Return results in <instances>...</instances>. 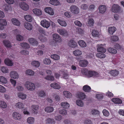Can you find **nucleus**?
I'll return each instance as SVG.
<instances>
[{
	"label": "nucleus",
	"instance_id": "obj_34",
	"mask_svg": "<svg viewBox=\"0 0 124 124\" xmlns=\"http://www.w3.org/2000/svg\"><path fill=\"white\" fill-rule=\"evenodd\" d=\"M16 106L20 109L24 108V105L22 102H19L16 103L15 105Z\"/></svg>",
	"mask_w": 124,
	"mask_h": 124
},
{
	"label": "nucleus",
	"instance_id": "obj_23",
	"mask_svg": "<svg viewBox=\"0 0 124 124\" xmlns=\"http://www.w3.org/2000/svg\"><path fill=\"white\" fill-rule=\"evenodd\" d=\"M54 108L51 106L47 107L45 109V111L48 113L52 112L54 111Z\"/></svg>",
	"mask_w": 124,
	"mask_h": 124
},
{
	"label": "nucleus",
	"instance_id": "obj_19",
	"mask_svg": "<svg viewBox=\"0 0 124 124\" xmlns=\"http://www.w3.org/2000/svg\"><path fill=\"white\" fill-rule=\"evenodd\" d=\"M116 30V28L114 26L110 27L108 28V32L111 35H112Z\"/></svg>",
	"mask_w": 124,
	"mask_h": 124
},
{
	"label": "nucleus",
	"instance_id": "obj_12",
	"mask_svg": "<svg viewBox=\"0 0 124 124\" xmlns=\"http://www.w3.org/2000/svg\"><path fill=\"white\" fill-rule=\"evenodd\" d=\"M80 66L83 67H86L88 64V61L86 60H81L79 62Z\"/></svg>",
	"mask_w": 124,
	"mask_h": 124
},
{
	"label": "nucleus",
	"instance_id": "obj_1",
	"mask_svg": "<svg viewBox=\"0 0 124 124\" xmlns=\"http://www.w3.org/2000/svg\"><path fill=\"white\" fill-rule=\"evenodd\" d=\"M82 72L88 78L98 77L99 75V73L97 72L94 71L89 70L87 69L86 68L82 70Z\"/></svg>",
	"mask_w": 124,
	"mask_h": 124
},
{
	"label": "nucleus",
	"instance_id": "obj_10",
	"mask_svg": "<svg viewBox=\"0 0 124 124\" xmlns=\"http://www.w3.org/2000/svg\"><path fill=\"white\" fill-rule=\"evenodd\" d=\"M68 45L69 47L72 48H75L78 46L77 43L73 40H70L68 43Z\"/></svg>",
	"mask_w": 124,
	"mask_h": 124
},
{
	"label": "nucleus",
	"instance_id": "obj_7",
	"mask_svg": "<svg viewBox=\"0 0 124 124\" xmlns=\"http://www.w3.org/2000/svg\"><path fill=\"white\" fill-rule=\"evenodd\" d=\"M107 7L105 5H100L99 7V13L101 14L104 13L106 11Z\"/></svg>",
	"mask_w": 124,
	"mask_h": 124
},
{
	"label": "nucleus",
	"instance_id": "obj_11",
	"mask_svg": "<svg viewBox=\"0 0 124 124\" xmlns=\"http://www.w3.org/2000/svg\"><path fill=\"white\" fill-rule=\"evenodd\" d=\"M53 39L55 41L58 42H60L62 41V39L59 35L55 34L53 35Z\"/></svg>",
	"mask_w": 124,
	"mask_h": 124
},
{
	"label": "nucleus",
	"instance_id": "obj_44",
	"mask_svg": "<svg viewBox=\"0 0 124 124\" xmlns=\"http://www.w3.org/2000/svg\"><path fill=\"white\" fill-rule=\"evenodd\" d=\"M76 102L77 105L80 106H83L84 105V103L81 100H77Z\"/></svg>",
	"mask_w": 124,
	"mask_h": 124
},
{
	"label": "nucleus",
	"instance_id": "obj_2",
	"mask_svg": "<svg viewBox=\"0 0 124 124\" xmlns=\"http://www.w3.org/2000/svg\"><path fill=\"white\" fill-rule=\"evenodd\" d=\"M25 85L28 90L33 91L35 88L34 84L30 82H26L25 83Z\"/></svg>",
	"mask_w": 124,
	"mask_h": 124
},
{
	"label": "nucleus",
	"instance_id": "obj_39",
	"mask_svg": "<svg viewBox=\"0 0 124 124\" xmlns=\"http://www.w3.org/2000/svg\"><path fill=\"white\" fill-rule=\"evenodd\" d=\"M7 107L6 103L4 101H0V107L3 108H5Z\"/></svg>",
	"mask_w": 124,
	"mask_h": 124
},
{
	"label": "nucleus",
	"instance_id": "obj_42",
	"mask_svg": "<svg viewBox=\"0 0 124 124\" xmlns=\"http://www.w3.org/2000/svg\"><path fill=\"white\" fill-rule=\"evenodd\" d=\"M108 50L110 53L114 54H115L117 52V50L116 49L111 47L108 48Z\"/></svg>",
	"mask_w": 124,
	"mask_h": 124
},
{
	"label": "nucleus",
	"instance_id": "obj_15",
	"mask_svg": "<svg viewBox=\"0 0 124 124\" xmlns=\"http://www.w3.org/2000/svg\"><path fill=\"white\" fill-rule=\"evenodd\" d=\"M10 76L11 78L14 79L18 78V75L15 71H11L10 73Z\"/></svg>",
	"mask_w": 124,
	"mask_h": 124
},
{
	"label": "nucleus",
	"instance_id": "obj_43",
	"mask_svg": "<svg viewBox=\"0 0 124 124\" xmlns=\"http://www.w3.org/2000/svg\"><path fill=\"white\" fill-rule=\"evenodd\" d=\"M51 58L55 60H58L60 59L59 56L57 54H53L51 56Z\"/></svg>",
	"mask_w": 124,
	"mask_h": 124
},
{
	"label": "nucleus",
	"instance_id": "obj_59",
	"mask_svg": "<svg viewBox=\"0 0 124 124\" xmlns=\"http://www.w3.org/2000/svg\"><path fill=\"white\" fill-rule=\"evenodd\" d=\"M45 93L44 91H41L39 92L38 95L39 96L43 97L45 95Z\"/></svg>",
	"mask_w": 124,
	"mask_h": 124
},
{
	"label": "nucleus",
	"instance_id": "obj_32",
	"mask_svg": "<svg viewBox=\"0 0 124 124\" xmlns=\"http://www.w3.org/2000/svg\"><path fill=\"white\" fill-rule=\"evenodd\" d=\"M18 97L22 99H25L26 98V95L22 93H19L18 94Z\"/></svg>",
	"mask_w": 124,
	"mask_h": 124
},
{
	"label": "nucleus",
	"instance_id": "obj_33",
	"mask_svg": "<svg viewBox=\"0 0 124 124\" xmlns=\"http://www.w3.org/2000/svg\"><path fill=\"white\" fill-rule=\"evenodd\" d=\"M27 121L28 123L30 124H32L34 123V119L33 117H30L27 118Z\"/></svg>",
	"mask_w": 124,
	"mask_h": 124
},
{
	"label": "nucleus",
	"instance_id": "obj_57",
	"mask_svg": "<svg viewBox=\"0 0 124 124\" xmlns=\"http://www.w3.org/2000/svg\"><path fill=\"white\" fill-rule=\"evenodd\" d=\"M1 70L3 73H7L8 71V69L4 67H2L1 69Z\"/></svg>",
	"mask_w": 124,
	"mask_h": 124
},
{
	"label": "nucleus",
	"instance_id": "obj_35",
	"mask_svg": "<svg viewBox=\"0 0 124 124\" xmlns=\"http://www.w3.org/2000/svg\"><path fill=\"white\" fill-rule=\"evenodd\" d=\"M73 54L76 56H79L81 55L82 52L81 51L79 50H76L73 52Z\"/></svg>",
	"mask_w": 124,
	"mask_h": 124
},
{
	"label": "nucleus",
	"instance_id": "obj_25",
	"mask_svg": "<svg viewBox=\"0 0 124 124\" xmlns=\"http://www.w3.org/2000/svg\"><path fill=\"white\" fill-rule=\"evenodd\" d=\"M4 62L6 65L9 66H12L13 64L12 61L8 59H6L5 60Z\"/></svg>",
	"mask_w": 124,
	"mask_h": 124
},
{
	"label": "nucleus",
	"instance_id": "obj_14",
	"mask_svg": "<svg viewBox=\"0 0 124 124\" xmlns=\"http://www.w3.org/2000/svg\"><path fill=\"white\" fill-rule=\"evenodd\" d=\"M78 98L82 100H84L86 98V96L85 94L82 92H79L78 93L77 95Z\"/></svg>",
	"mask_w": 124,
	"mask_h": 124
},
{
	"label": "nucleus",
	"instance_id": "obj_41",
	"mask_svg": "<svg viewBox=\"0 0 124 124\" xmlns=\"http://www.w3.org/2000/svg\"><path fill=\"white\" fill-rule=\"evenodd\" d=\"M24 26L27 29L30 30L32 29V26L31 24H24Z\"/></svg>",
	"mask_w": 124,
	"mask_h": 124
},
{
	"label": "nucleus",
	"instance_id": "obj_8",
	"mask_svg": "<svg viewBox=\"0 0 124 124\" xmlns=\"http://www.w3.org/2000/svg\"><path fill=\"white\" fill-rule=\"evenodd\" d=\"M44 10L46 13L50 15H53L54 14V11L51 7H46L45 8Z\"/></svg>",
	"mask_w": 124,
	"mask_h": 124
},
{
	"label": "nucleus",
	"instance_id": "obj_20",
	"mask_svg": "<svg viewBox=\"0 0 124 124\" xmlns=\"http://www.w3.org/2000/svg\"><path fill=\"white\" fill-rule=\"evenodd\" d=\"M57 31L61 35L66 36L67 35V32L65 30L58 29Z\"/></svg>",
	"mask_w": 124,
	"mask_h": 124
},
{
	"label": "nucleus",
	"instance_id": "obj_13",
	"mask_svg": "<svg viewBox=\"0 0 124 124\" xmlns=\"http://www.w3.org/2000/svg\"><path fill=\"white\" fill-rule=\"evenodd\" d=\"M30 44L33 46H37L38 44V42L33 38H30L28 39Z\"/></svg>",
	"mask_w": 124,
	"mask_h": 124
},
{
	"label": "nucleus",
	"instance_id": "obj_40",
	"mask_svg": "<svg viewBox=\"0 0 124 124\" xmlns=\"http://www.w3.org/2000/svg\"><path fill=\"white\" fill-rule=\"evenodd\" d=\"M31 64L36 67H38L40 65L39 62L36 61H33L31 62Z\"/></svg>",
	"mask_w": 124,
	"mask_h": 124
},
{
	"label": "nucleus",
	"instance_id": "obj_53",
	"mask_svg": "<svg viewBox=\"0 0 124 124\" xmlns=\"http://www.w3.org/2000/svg\"><path fill=\"white\" fill-rule=\"evenodd\" d=\"M59 113L60 114L62 115H64L67 114V111L65 109H63L60 110Z\"/></svg>",
	"mask_w": 124,
	"mask_h": 124
},
{
	"label": "nucleus",
	"instance_id": "obj_21",
	"mask_svg": "<svg viewBox=\"0 0 124 124\" xmlns=\"http://www.w3.org/2000/svg\"><path fill=\"white\" fill-rule=\"evenodd\" d=\"M83 90L85 92H89L91 91V88L90 86L86 85L83 86Z\"/></svg>",
	"mask_w": 124,
	"mask_h": 124
},
{
	"label": "nucleus",
	"instance_id": "obj_49",
	"mask_svg": "<svg viewBox=\"0 0 124 124\" xmlns=\"http://www.w3.org/2000/svg\"><path fill=\"white\" fill-rule=\"evenodd\" d=\"M26 74L29 75H33L34 73V71L31 70H28L26 71Z\"/></svg>",
	"mask_w": 124,
	"mask_h": 124
},
{
	"label": "nucleus",
	"instance_id": "obj_50",
	"mask_svg": "<svg viewBox=\"0 0 124 124\" xmlns=\"http://www.w3.org/2000/svg\"><path fill=\"white\" fill-rule=\"evenodd\" d=\"M45 78L46 80L50 81H53L54 80V77L52 76H47L45 77Z\"/></svg>",
	"mask_w": 124,
	"mask_h": 124
},
{
	"label": "nucleus",
	"instance_id": "obj_6",
	"mask_svg": "<svg viewBox=\"0 0 124 124\" xmlns=\"http://www.w3.org/2000/svg\"><path fill=\"white\" fill-rule=\"evenodd\" d=\"M19 6L22 9L25 11L28 10L29 8V5L27 3L24 2L20 3Z\"/></svg>",
	"mask_w": 124,
	"mask_h": 124
},
{
	"label": "nucleus",
	"instance_id": "obj_60",
	"mask_svg": "<svg viewBox=\"0 0 124 124\" xmlns=\"http://www.w3.org/2000/svg\"><path fill=\"white\" fill-rule=\"evenodd\" d=\"M52 23V22L50 20L48 21L46 19H44L41 21L40 23Z\"/></svg>",
	"mask_w": 124,
	"mask_h": 124
},
{
	"label": "nucleus",
	"instance_id": "obj_3",
	"mask_svg": "<svg viewBox=\"0 0 124 124\" xmlns=\"http://www.w3.org/2000/svg\"><path fill=\"white\" fill-rule=\"evenodd\" d=\"M70 11L72 13L75 14H78L79 12V8L76 6L72 5L70 8Z\"/></svg>",
	"mask_w": 124,
	"mask_h": 124
},
{
	"label": "nucleus",
	"instance_id": "obj_36",
	"mask_svg": "<svg viewBox=\"0 0 124 124\" xmlns=\"http://www.w3.org/2000/svg\"><path fill=\"white\" fill-rule=\"evenodd\" d=\"M61 105L63 108H68L70 106L69 104L67 102H63L61 103Z\"/></svg>",
	"mask_w": 124,
	"mask_h": 124
},
{
	"label": "nucleus",
	"instance_id": "obj_46",
	"mask_svg": "<svg viewBox=\"0 0 124 124\" xmlns=\"http://www.w3.org/2000/svg\"><path fill=\"white\" fill-rule=\"evenodd\" d=\"M96 56L100 58H104L106 56L104 54L102 53H97L96 54Z\"/></svg>",
	"mask_w": 124,
	"mask_h": 124
},
{
	"label": "nucleus",
	"instance_id": "obj_63",
	"mask_svg": "<svg viewBox=\"0 0 124 124\" xmlns=\"http://www.w3.org/2000/svg\"><path fill=\"white\" fill-rule=\"evenodd\" d=\"M55 119L56 120L60 121L62 119V117L60 115H57L55 116Z\"/></svg>",
	"mask_w": 124,
	"mask_h": 124
},
{
	"label": "nucleus",
	"instance_id": "obj_38",
	"mask_svg": "<svg viewBox=\"0 0 124 124\" xmlns=\"http://www.w3.org/2000/svg\"><path fill=\"white\" fill-rule=\"evenodd\" d=\"M38 38L42 42L46 41L47 40L46 38L43 36L42 35L39 36Z\"/></svg>",
	"mask_w": 124,
	"mask_h": 124
},
{
	"label": "nucleus",
	"instance_id": "obj_24",
	"mask_svg": "<svg viewBox=\"0 0 124 124\" xmlns=\"http://www.w3.org/2000/svg\"><path fill=\"white\" fill-rule=\"evenodd\" d=\"M50 86L56 89H59L61 87L60 86L56 83H51L50 85Z\"/></svg>",
	"mask_w": 124,
	"mask_h": 124
},
{
	"label": "nucleus",
	"instance_id": "obj_28",
	"mask_svg": "<svg viewBox=\"0 0 124 124\" xmlns=\"http://www.w3.org/2000/svg\"><path fill=\"white\" fill-rule=\"evenodd\" d=\"M3 43L5 46L7 47H11V43L9 41L5 40L3 41Z\"/></svg>",
	"mask_w": 124,
	"mask_h": 124
},
{
	"label": "nucleus",
	"instance_id": "obj_31",
	"mask_svg": "<svg viewBox=\"0 0 124 124\" xmlns=\"http://www.w3.org/2000/svg\"><path fill=\"white\" fill-rule=\"evenodd\" d=\"M78 43L79 46L82 47H85L86 46V43L83 40H79Z\"/></svg>",
	"mask_w": 124,
	"mask_h": 124
},
{
	"label": "nucleus",
	"instance_id": "obj_61",
	"mask_svg": "<svg viewBox=\"0 0 124 124\" xmlns=\"http://www.w3.org/2000/svg\"><path fill=\"white\" fill-rule=\"evenodd\" d=\"M91 113L92 115H95L99 113V111L97 110L94 109L92 110Z\"/></svg>",
	"mask_w": 124,
	"mask_h": 124
},
{
	"label": "nucleus",
	"instance_id": "obj_56",
	"mask_svg": "<svg viewBox=\"0 0 124 124\" xmlns=\"http://www.w3.org/2000/svg\"><path fill=\"white\" fill-rule=\"evenodd\" d=\"M111 39L113 41H116L118 40L119 39L117 36H112Z\"/></svg>",
	"mask_w": 124,
	"mask_h": 124
},
{
	"label": "nucleus",
	"instance_id": "obj_51",
	"mask_svg": "<svg viewBox=\"0 0 124 124\" xmlns=\"http://www.w3.org/2000/svg\"><path fill=\"white\" fill-rule=\"evenodd\" d=\"M102 113L104 115L106 116L107 117L109 115V112L106 109H104L103 110Z\"/></svg>",
	"mask_w": 124,
	"mask_h": 124
},
{
	"label": "nucleus",
	"instance_id": "obj_17",
	"mask_svg": "<svg viewBox=\"0 0 124 124\" xmlns=\"http://www.w3.org/2000/svg\"><path fill=\"white\" fill-rule=\"evenodd\" d=\"M110 74L113 77H116L118 75L119 73V71L116 70H111L109 71Z\"/></svg>",
	"mask_w": 124,
	"mask_h": 124
},
{
	"label": "nucleus",
	"instance_id": "obj_58",
	"mask_svg": "<svg viewBox=\"0 0 124 124\" xmlns=\"http://www.w3.org/2000/svg\"><path fill=\"white\" fill-rule=\"evenodd\" d=\"M6 91L5 88L2 85H0V92L2 93H5Z\"/></svg>",
	"mask_w": 124,
	"mask_h": 124
},
{
	"label": "nucleus",
	"instance_id": "obj_52",
	"mask_svg": "<svg viewBox=\"0 0 124 124\" xmlns=\"http://www.w3.org/2000/svg\"><path fill=\"white\" fill-rule=\"evenodd\" d=\"M88 8V6L87 5L85 4H82L80 6V8L83 10H86Z\"/></svg>",
	"mask_w": 124,
	"mask_h": 124
},
{
	"label": "nucleus",
	"instance_id": "obj_30",
	"mask_svg": "<svg viewBox=\"0 0 124 124\" xmlns=\"http://www.w3.org/2000/svg\"><path fill=\"white\" fill-rule=\"evenodd\" d=\"M24 18L27 21L31 22L32 20V18L31 15H27L24 16Z\"/></svg>",
	"mask_w": 124,
	"mask_h": 124
},
{
	"label": "nucleus",
	"instance_id": "obj_22",
	"mask_svg": "<svg viewBox=\"0 0 124 124\" xmlns=\"http://www.w3.org/2000/svg\"><path fill=\"white\" fill-rule=\"evenodd\" d=\"M112 101L116 104H121L122 103V100L119 98H115L112 99Z\"/></svg>",
	"mask_w": 124,
	"mask_h": 124
},
{
	"label": "nucleus",
	"instance_id": "obj_55",
	"mask_svg": "<svg viewBox=\"0 0 124 124\" xmlns=\"http://www.w3.org/2000/svg\"><path fill=\"white\" fill-rule=\"evenodd\" d=\"M16 38L17 40L19 41L22 40L23 39V37L19 35H17L16 36Z\"/></svg>",
	"mask_w": 124,
	"mask_h": 124
},
{
	"label": "nucleus",
	"instance_id": "obj_9",
	"mask_svg": "<svg viewBox=\"0 0 124 124\" xmlns=\"http://www.w3.org/2000/svg\"><path fill=\"white\" fill-rule=\"evenodd\" d=\"M97 51L99 52L104 53L106 51V49L103 47L102 44H98L97 45Z\"/></svg>",
	"mask_w": 124,
	"mask_h": 124
},
{
	"label": "nucleus",
	"instance_id": "obj_64",
	"mask_svg": "<svg viewBox=\"0 0 124 124\" xmlns=\"http://www.w3.org/2000/svg\"><path fill=\"white\" fill-rule=\"evenodd\" d=\"M96 98L99 100L102 99L103 97V95L101 94H97L96 95Z\"/></svg>",
	"mask_w": 124,
	"mask_h": 124
},
{
	"label": "nucleus",
	"instance_id": "obj_29",
	"mask_svg": "<svg viewBox=\"0 0 124 124\" xmlns=\"http://www.w3.org/2000/svg\"><path fill=\"white\" fill-rule=\"evenodd\" d=\"M20 45L23 48L27 49L29 48V45L27 43L23 42L20 44Z\"/></svg>",
	"mask_w": 124,
	"mask_h": 124
},
{
	"label": "nucleus",
	"instance_id": "obj_5",
	"mask_svg": "<svg viewBox=\"0 0 124 124\" xmlns=\"http://www.w3.org/2000/svg\"><path fill=\"white\" fill-rule=\"evenodd\" d=\"M13 117L14 119L19 120L22 118L21 115L19 113L14 112L12 114Z\"/></svg>",
	"mask_w": 124,
	"mask_h": 124
},
{
	"label": "nucleus",
	"instance_id": "obj_62",
	"mask_svg": "<svg viewBox=\"0 0 124 124\" xmlns=\"http://www.w3.org/2000/svg\"><path fill=\"white\" fill-rule=\"evenodd\" d=\"M114 46V47L117 49V50H120L121 48V46L117 43L115 44Z\"/></svg>",
	"mask_w": 124,
	"mask_h": 124
},
{
	"label": "nucleus",
	"instance_id": "obj_37",
	"mask_svg": "<svg viewBox=\"0 0 124 124\" xmlns=\"http://www.w3.org/2000/svg\"><path fill=\"white\" fill-rule=\"evenodd\" d=\"M92 34V36L94 37H98L99 35V32L97 31L94 30H93Z\"/></svg>",
	"mask_w": 124,
	"mask_h": 124
},
{
	"label": "nucleus",
	"instance_id": "obj_54",
	"mask_svg": "<svg viewBox=\"0 0 124 124\" xmlns=\"http://www.w3.org/2000/svg\"><path fill=\"white\" fill-rule=\"evenodd\" d=\"M11 21V22L13 23H20V22L18 19L15 18H12Z\"/></svg>",
	"mask_w": 124,
	"mask_h": 124
},
{
	"label": "nucleus",
	"instance_id": "obj_47",
	"mask_svg": "<svg viewBox=\"0 0 124 124\" xmlns=\"http://www.w3.org/2000/svg\"><path fill=\"white\" fill-rule=\"evenodd\" d=\"M43 62L45 64L49 65L51 63V61L48 58H46L45 59L43 60Z\"/></svg>",
	"mask_w": 124,
	"mask_h": 124
},
{
	"label": "nucleus",
	"instance_id": "obj_45",
	"mask_svg": "<svg viewBox=\"0 0 124 124\" xmlns=\"http://www.w3.org/2000/svg\"><path fill=\"white\" fill-rule=\"evenodd\" d=\"M4 9L6 11H11L12 10L11 7L9 5H4Z\"/></svg>",
	"mask_w": 124,
	"mask_h": 124
},
{
	"label": "nucleus",
	"instance_id": "obj_16",
	"mask_svg": "<svg viewBox=\"0 0 124 124\" xmlns=\"http://www.w3.org/2000/svg\"><path fill=\"white\" fill-rule=\"evenodd\" d=\"M49 3L55 6L61 5V3L58 0H50Z\"/></svg>",
	"mask_w": 124,
	"mask_h": 124
},
{
	"label": "nucleus",
	"instance_id": "obj_48",
	"mask_svg": "<svg viewBox=\"0 0 124 124\" xmlns=\"http://www.w3.org/2000/svg\"><path fill=\"white\" fill-rule=\"evenodd\" d=\"M0 82L3 84H5L7 82L6 78L3 76L0 77Z\"/></svg>",
	"mask_w": 124,
	"mask_h": 124
},
{
	"label": "nucleus",
	"instance_id": "obj_27",
	"mask_svg": "<svg viewBox=\"0 0 124 124\" xmlns=\"http://www.w3.org/2000/svg\"><path fill=\"white\" fill-rule=\"evenodd\" d=\"M46 124H54L55 121L53 119L48 118L46 120Z\"/></svg>",
	"mask_w": 124,
	"mask_h": 124
},
{
	"label": "nucleus",
	"instance_id": "obj_18",
	"mask_svg": "<svg viewBox=\"0 0 124 124\" xmlns=\"http://www.w3.org/2000/svg\"><path fill=\"white\" fill-rule=\"evenodd\" d=\"M32 12L34 14L37 16L41 15L42 14L41 11L39 9L37 8L33 9Z\"/></svg>",
	"mask_w": 124,
	"mask_h": 124
},
{
	"label": "nucleus",
	"instance_id": "obj_4",
	"mask_svg": "<svg viewBox=\"0 0 124 124\" xmlns=\"http://www.w3.org/2000/svg\"><path fill=\"white\" fill-rule=\"evenodd\" d=\"M120 8V6L117 4H114L111 8V11L114 13H117L119 12Z\"/></svg>",
	"mask_w": 124,
	"mask_h": 124
},
{
	"label": "nucleus",
	"instance_id": "obj_26",
	"mask_svg": "<svg viewBox=\"0 0 124 124\" xmlns=\"http://www.w3.org/2000/svg\"><path fill=\"white\" fill-rule=\"evenodd\" d=\"M64 96L67 98H70L72 97V94L69 92L66 91H64L63 92Z\"/></svg>",
	"mask_w": 124,
	"mask_h": 124
}]
</instances>
